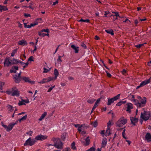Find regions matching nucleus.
Instances as JSON below:
<instances>
[{
  "mask_svg": "<svg viewBox=\"0 0 151 151\" xmlns=\"http://www.w3.org/2000/svg\"><path fill=\"white\" fill-rule=\"evenodd\" d=\"M120 94H119L111 99L108 98L107 105H110L113 103L114 101L120 98Z\"/></svg>",
  "mask_w": 151,
  "mask_h": 151,
  "instance_id": "8",
  "label": "nucleus"
},
{
  "mask_svg": "<svg viewBox=\"0 0 151 151\" xmlns=\"http://www.w3.org/2000/svg\"><path fill=\"white\" fill-rule=\"evenodd\" d=\"M47 113L46 112H44L43 114L42 115L40 118L39 119V120L40 121H42L44 119V117L47 115Z\"/></svg>",
  "mask_w": 151,
  "mask_h": 151,
  "instance_id": "21",
  "label": "nucleus"
},
{
  "mask_svg": "<svg viewBox=\"0 0 151 151\" xmlns=\"http://www.w3.org/2000/svg\"><path fill=\"white\" fill-rule=\"evenodd\" d=\"M95 99H89L87 101V102L91 104L93 103L94 102V101H95Z\"/></svg>",
  "mask_w": 151,
  "mask_h": 151,
  "instance_id": "43",
  "label": "nucleus"
},
{
  "mask_svg": "<svg viewBox=\"0 0 151 151\" xmlns=\"http://www.w3.org/2000/svg\"><path fill=\"white\" fill-rule=\"evenodd\" d=\"M106 73L108 77H110L111 76V75L108 72L106 71Z\"/></svg>",
  "mask_w": 151,
  "mask_h": 151,
  "instance_id": "60",
  "label": "nucleus"
},
{
  "mask_svg": "<svg viewBox=\"0 0 151 151\" xmlns=\"http://www.w3.org/2000/svg\"><path fill=\"white\" fill-rule=\"evenodd\" d=\"M10 73H16V71L13 68H12V69L10 70Z\"/></svg>",
  "mask_w": 151,
  "mask_h": 151,
  "instance_id": "52",
  "label": "nucleus"
},
{
  "mask_svg": "<svg viewBox=\"0 0 151 151\" xmlns=\"http://www.w3.org/2000/svg\"><path fill=\"white\" fill-rule=\"evenodd\" d=\"M126 105L127 106L126 111L128 113H130L131 112V110L132 109V104L130 103H127Z\"/></svg>",
  "mask_w": 151,
  "mask_h": 151,
  "instance_id": "12",
  "label": "nucleus"
},
{
  "mask_svg": "<svg viewBox=\"0 0 151 151\" xmlns=\"http://www.w3.org/2000/svg\"><path fill=\"white\" fill-rule=\"evenodd\" d=\"M80 133L82 134H86V132L82 130L81 131V132H80Z\"/></svg>",
  "mask_w": 151,
  "mask_h": 151,
  "instance_id": "63",
  "label": "nucleus"
},
{
  "mask_svg": "<svg viewBox=\"0 0 151 151\" xmlns=\"http://www.w3.org/2000/svg\"><path fill=\"white\" fill-rule=\"evenodd\" d=\"M145 140L147 142L151 141V135L149 133H147L145 136Z\"/></svg>",
  "mask_w": 151,
  "mask_h": 151,
  "instance_id": "14",
  "label": "nucleus"
},
{
  "mask_svg": "<svg viewBox=\"0 0 151 151\" xmlns=\"http://www.w3.org/2000/svg\"><path fill=\"white\" fill-rule=\"evenodd\" d=\"M47 138V136L46 135H43L42 134H40L36 136L35 137V139L37 141V140H43L46 139Z\"/></svg>",
  "mask_w": 151,
  "mask_h": 151,
  "instance_id": "11",
  "label": "nucleus"
},
{
  "mask_svg": "<svg viewBox=\"0 0 151 151\" xmlns=\"http://www.w3.org/2000/svg\"><path fill=\"white\" fill-rule=\"evenodd\" d=\"M65 151H71V150L70 148L67 147L65 148Z\"/></svg>",
  "mask_w": 151,
  "mask_h": 151,
  "instance_id": "64",
  "label": "nucleus"
},
{
  "mask_svg": "<svg viewBox=\"0 0 151 151\" xmlns=\"http://www.w3.org/2000/svg\"><path fill=\"white\" fill-rule=\"evenodd\" d=\"M38 24V22H36L35 23H32L30 24V25L31 26V27H34L36 25H37Z\"/></svg>",
  "mask_w": 151,
  "mask_h": 151,
  "instance_id": "50",
  "label": "nucleus"
},
{
  "mask_svg": "<svg viewBox=\"0 0 151 151\" xmlns=\"http://www.w3.org/2000/svg\"><path fill=\"white\" fill-rule=\"evenodd\" d=\"M144 44H140L139 45H134V46L137 48H140L141 47L143 46Z\"/></svg>",
  "mask_w": 151,
  "mask_h": 151,
  "instance_id": "45",
  "label": "nucleus"
},
{
  "mask_svg": "<svg viewBox=\"0 0 151 151\" xmlns=\"http://www.w3.org/2000/svg\"><path fill=\"white\" fill-rule=\"evenodd\" d=\"M111 133L110 132V128H108L107 129L105 135L106 136H109L110 134H111Z\"/></svg>",
  "mask_w": 151,
  "mask_h": 151,
  "instance_id": "26",
  "label": "nucleus"
},
{
  "mask_svg": "<svg viewBox=\"0 0 151 151\" xmlns=\"http://www.w3.org/2000/svg\"><path fill=\"white\" fill-rule=\"evenodd\" d=\"M66 134H63L61 137V138L63 140H64L66 137Z\"/></svg>",
  "mask_w": 151,
  "mask_h": 151,
  "instance_id": "44",
  "label": "nucleus"
},
{
  "mask_svg": "<svg viewBox=\"0 0 151 151\" xmlns=\"http://www.w3.org/2000/svg\"><path fill=\"white\" fill-rule=\"evenodd\" d=\"M134 23L135 24L136 26H137V24L139 23V22L137 19H136L135 20Z\"/></svg>",
  "mask_w": 151,
  "mask_h": 151,
  "instance_id": "61",
  "label": "nucleus"
},
{
  "mask_svg": "<svg viewBox=\"0 0 151 151\" xmlns=\"http://www.w3.org/2000/svg\"><path fill=\"white\" fill-rule=\"evenodd\" d=\"M45 78L47 83L52 80H54V77H49L48 78Z\"/></svg>",
  "mask_w": 151,
  "mask_h": 151,
  "instance_id": "29",
  "label": "nucleus"
},
{
  "mask_svg": "<svg viewBox=\"0 0 151 151\" xmlns=\"http://www.w3.org/2000/svg\"><path fill=\"white\" fill-rule=\"evenodd\" d=\"M100 101V99H97V100L96 101V102H95V104L94 106H93L92 110L91 112V113H92L94 110L98 106L99 104V102Z\"/></svg>",
  "mask_w": 151,
  "mask_h": 151,
  "instance_id": "16",
  "label": "nucleus"
},
{
  "mask_svg": "<svg viewBox=\"0 0 151 151\" xmlns=\"http://www.w3.org/2000/svg\"><path fill=\"white\" fill-rule=\"evenodd\" d=\"M18 43L20 45H26L27 44L26 41L24 40H22L20 41H19Z\"/></svg>",
  "mask_w": 151,
  "mask_h": 151,
  "instance_id": "19",
  "label": "nucleus"
},
{
  "mask_svg": "<svg viewBox=\"0 0 151 151\" xmlns=\"http://www.w3.org/2000/svg\"><path fill=\"white\" fill-rule=\"evenodd\" d=\"M83 126V125H81L80 126L78 127V131L79 132H81V131H82L83 129H82Z\"/></svg>",
  "mask_w": 151,
  "mask_h": 151,
  "instance_id": "40",
  "label": "nucleus"
},
{
  "mask_svg": "<svg viewBox=\"0 0 151 151\" xmlns=\"http://www.w3.org/2000/svg\"><path fill=\"white\" fill-rule=\"evenodd\" d=\"M8 10L7 8L4 6L0 5V11L2 12L3 11H4L7 10Z\"/></svg>",
  "mask_w": 151,
  "mask_h": 151,
  "instance_id": "23",
  "label": "nucleus"
},
{
  "mask_svg": "<svg viewBox=\"0 0 151 151\" xmlns=\"http://www.w3.org/2000/svg\"><path fill=\"white\" fill-rule=\"evenodd\" d=\"M79 22H85L88 23L89 22V20L88 19H81L78 21Z\"/></svg>",
  "mask_w": 151,
  "mask_h": 151,
  "instance_id": "36",
  "label": "nucleus"
},
{
  "mask_svg": "<svg viewBox=\"0 0 151 151\" xmlns=\"http://www.w3.org/2000/svg\"><path fill=\"white\" fill-rule=\"evenodd\" d=\"M86 143L84 144L86 146H88L90 143V140L89 138V137H87L85 139Z\"/></svg>",
  "mask_w": 151,
  "mask_h": 151,
  "instance_id": "27",
  "label": "nucleus"
},
{
  "mask_svg": "<svg viewBox=\"0 0 151 151\" xmlns=\"http://www.w3.org/2000/svg\"><path fill=\"white\" fill-rule=\"evenodd\" d=\"M21 72L18 74H15L13 76L14 78V81L15 82L18 83L20 81L21 78L20 77V75Z\"/></svg>",
  "mask_w": 151,
  "mask_h": 151,
  "instance_id": "10",
  "label": "nucleus"
},
{
  "mask_svg": "<svg viewBox=\"0 0 151 151\" xmlns=\"http://www.w3.org/2000/svg\"><path fill=\"white\" fill-rule=\"evenodd\" d=\"M55 86H52L50 87L47 91V92H50L52 89L55 87Z\"/></svg>",
  "mask_w": 151,
  "mask_h": 151,
  "instance_id": "47",
  "label": "nucleus"
},
{
  "mask_svg": "<svg viewBox=\"0 0 151 151\" xmlns=\"http://www.w3.org/2000/svg\"><path fill=\"white\" fill-rule=\"evenodd\" d=\"M101 133V134L102 136L104 137L105 135V131L104 130L102 131Z\"/></svg>",
  "mask_w": 151,
  "mask_h": 151,
  "instance_id": "59",
  "label": "nucleus"
},
{
  "mask_svg": "<svg viewBox=\"0 0 151 151\" xmlns=\"http://www.w3.org/2000/svg\"><path fill=\"white\" fill-rule=\"evenodd\" d=\"M6 93L8 95L13 96H19V91L17 89L12 88L6 91Z\"/></svg>",
  "mask_w": 151,
  "mask_h": 151,
  "instance_id": "4",
  "label": "nucleus"
},
{
  "mask_svg": "<svg viewBox=\"0 0 151 151\" xmlns=\"http://www.w3.org/2000/svg\"><path fill=\"white\" fill-rule=\"evenodd\" d=\"M151 117V115L149 112L144 111L141 114L140 118L145 121L149 119Z\"/></svg>",
  "mask_w": 151,
  "mask_h": 151,
  "instance_id": "3",
  "label": "nucleus"
},
{
  "mask_svg": "<svg viewBox=\"0 0 151 151\" xmlns=\"http://www.w3.org/2000/svg\"><path fill=\"white\" fill-rule=\"evenodd\" d=\"M54 75H55V77H54V80L56 79L57 77L59 75V72L58 70L56 68H55L54 71Z\"/></svg>",
  "mask_w": 151,
  "mask_h": 151,
  "instance_id": "20",
  "label": "nucleus"
},
{
  "mask_svg": "<svg viewBox=\"0 0 151 151\" xmlns=\"http://www.w3.org/2000/svg\"><path fill=\"white\" fill-rule=\"evenodd\" d=\"M27 115H25L24 116H23V117H22L21 118L19 119V122H20L24 120L25 119H27Z\"/></svg>",
  "mask_w": 151,
  "mask_h": 151,
  "instance_id": "32",
  "label": "nucleus"
},
{
  "mask_svg": "<svg viewBox=\"0 0 151 151\" xmlns=\"http://www.w3.org/2000/svg\"><path fill=\"white\" fill-rule=\"evenodd\" d=\"M105 31L107 33L110 34L111 35H113L114 34L113 31L112 30H106Z\"/></svg>",
  "mask_w": 151,
  "mask_h": 151,
  "instance_id": "30",
  "label": "nucleus"
},
{
  "mask_svg": "<svg viewBox=\"0 0 151 151\" xmlns=\"http://www.w3.org/2000/svg\"><path fill=\"white\" fill-rule=\"evenodd\" d=\"M62 57L60 56H58V59L57 60V61L58 62V63H59V64H61V63L62 62V60L61 59V58Z\"/></svg>",
  "mask_w": 151,
  "mask_h": 151,
  "instance_id": "39",
  "label": "nucleus"
},
{
  "mask_svg": "<svg viewBox=\"0 0 151 151\" xmlns=\"http://www.w3.org/2000/svg\"><path fill=\"white\" fill-rule=\"evenodd\" d=\"M81 45L82 47H83L84 49H86V45L83 43H82L81 44Z\"/></svg>",
  "mask_w": 151,
  "mask_h": 151,
  "instance_id": "58",
  "label": "nucleus"
},
{
  "mask_svg": "<svg viewBox=\"0 0 151 151\" xmlns=\"http://www.w3.org/2000/svg\"><path fill=\"white\" fill-rule=\"evenodd\" d=\"M33 132L32 131H30L29 132H28L27 133V134L30 135L31 136L32 134L33 133Z\"/></svg>",
  "mask_w": 151,
  "mask_h": 151,
  "instance_id": "56",
  "label": "nucleus"
},
{
  "mask_svg": "<svg viewBox=\"0 0 151 151\" xmlns=\"http://www.w3.org/2000/svg\"><path fill=\"white\" fill-rule=\"evenodd\" d=\"M6 107L8 110L11 112L13 111L14 110L13 107L10 105H7Z\"/></svg>",
  "mask_w": 151,
  "mask_h": 151,
  "instance_id": "25",
  "label": "nucleus"
},
{
  "mask_svg": "<svg viewBox=\"0 0 151 151\" xmlns=\"http://www.w3.org/2000/svg\"><path fill=\"white\" fill-rule=\"evenodd\" d=\"M71 148L73 150H76V147L75 146V143L74 142H73L71 145Z\"/></svg>",
  "mask_w": 151,
  "mask_h": 151,
  "instance_id": "35",
  "label": "nucleus"
},
{
  "mask_svg": "<svg viewBox=\"0 0 151 151\" xmlns=\"http://www.w3.org/2000/svg\"><path fill=\"white\" fill-rule=\"evenodd\" d=\"M22 79L26 82H29L30 81L29 78L26 77H23L22 78Z\"/></svg>",
  "mask_w": 151,
  "mask_h": 151,
  "instance_id": "28",
  "label": "nucleus"
},
{
  "mask_svg": "<svg viewBox=\"0 0 151 151\" xmlns=\"http://www.w3.org/2000/svg\"><path fill=\"white\" fill-rule=\"evenodd\" d=\"M122 73L123 75H125L126 74V71L124 69L122 71Z\"/></svg>",
  "mask_w": 151,
  "mask_h": 151,
  "instance_id": "57",
  "label": "nucleus"
},
{
  "mask_svg": "<svg viewBox=\"0 0 151 151\" xmlns=\"http://www.w3.org/2000/svg\"><path fill=\"white\" fill-rule=\"evenodd\" d=\"M51 68H50L49 69H47L45 68L44 67L43 68V70L44 71L43 72V73H47L48 71H49L51 69Z\"/></svg>",
  "mask_w": 151,
  "mask_h": 151,
  "instance_id": "37",
  "label": "nucleus"
},
{
  "mask_svg": "<svg viewBox=\"0 0 151 151\" xmlns=\"http://www.w3.org/2000/svg\"><path fill=\"white\" fill-rule=\"evenodd\" d=\"M18 62L19 63L23 66L24 68L27 66L29 64L28 62L26 63H24L23 62L20 61H19Z\"/></svg>",
  "mask_w": 151,
  "mask_h": 151,
  "instance_id": "22",
  "label": "nucleus"
},
{
  "mask_svg": "<svg viewBox=\"0 0 151 151\" xmlns=\"http://www.w3.org/2000/svg\"><path fill=\"white\" fill-rule=\"evenodd\" d=\"M58 3V0H56L53 3L52 5H55L57 4Z\"/></svg>",
  "mask_w": 151,
  "mask_h": 151,
  "instance_id": "62",
  "label": "nucleus"
},
{
  "mask_svg": "<svg viewBox=\"0 0 151 151\" xmlns=\"http://www.w3.org/2000/svg\"><path fill=\"white\" fill-rule=\"evenodd\" d=\"M126 101L125 100H122L121 101H119L118 103H117L116 104V106H120L122 104H124L126 103Z\"/></svg>",
  "mask_w": 151,
  "mask_h": 151,
  "instance_id": "24",
  "label": "nucleus"
},
{
  "mask_svg": "<svg viewBox=\"0 0 151 151\" xmlns=\"http://www.w3.org/2000/svg\"><path fill=\"white\" fill-rule=\"evenodd\" d=\"M36 142V141L35 139H31V137H29L26 141L24 145V146H32Z\"/></svg>",
  "mask_w": 151,
  "mask_h": 151,
  "instance_id": "7",
  "label": "nucleus"
},
{
  "mask_svg": "<svg viewBox=\"0 0 151 151\" xmlns=\"http://www.w3.org/2000/svg\"><path fill=\"white\" fill-rule=\"evenodd\" d=\"M46 78H44L43 79L42 81L40 82H38V83L40 84H43L46 83H47Z\"/></svg>",
  "mask_w": 151,
  "mask_h": 151,
  "instance_id": "33",
  "label": "nucleus"
},
{
  "mask_svg": "<svg viewBox=\"0 0 151 151\" xmlns=\"http://www.w3.org/2000/svg\"><path fill=\"white\" fill-rule=\"evenodd\" d=\"M127 120L126 119H120L116 123V126L119 127L124 128L125 127L123 126L127 122Z\"/></svg>",
  "mask_w": 151,
  "mask_h": 151,
  "instance_id": "5",
  "label": "nucleus"
},
{
  "mask_svg": "<svg viewBox=\"0 0 151 151\" xmlns=\"http://www.w3.org/2000/svg\"><path fill=\"white\" fill-rule=\"evenodd\" d=\"M24 16L26 17H30V14H29L24 13Z\"/></svg>",
  "mask_w": 151,
  "mask_h": 151,
  "instance_id": "54",
  "label": "nucleus"
},
{
  "mask_svg": "<svg viewBox=\"0 0 151 151\" xmlns=\"http://www.w3.org/2000/svg\"><path fill=\"white\" fill-rule=\"evenodd\" d=\"M17 52V50H14L11 53V55L13 57L14 55Z\"/></svg>",
  "mask_w": 151,
  "mask_h": 151,
  "instance_id": "49",
  "label": "nucleus"
},
{
  "mask_svg": "<svg viewBox=\"0 0 151 151\" xmlns=\"http://www.w3.org/2000/svg\"><path fill=\"white\" fill-rule=\"evenodd\" d=\"M137 98L138 100L135 99L134 95H133V101L137 107H143L145 105L146 98L145 97L142 98L140 96H137Z\"/></svg>",
  "mask_w": 151,
  "mask_h": 151,
  "instance_id": "1",
  "label": "nucleus"
},
{
  "mask_svg": "<svg viewBox=\"0 0 151 151\" xmlns=\"http://www.w3.org/2000/svg\"><path fill=\"white\" fill-rule=\"evenodd\" d=\"M71 47L72 49L74 50L75 51V53H78L79 51V47H77L75 45H71Z\"/></svg>",
  "mask_w": 151,
  "mask_h": 151,
  "instance_id": "18",
  "label": "nucleus"
},
{
  "mask_svg": "<svg viewBox=\"0 0 151 151\" xmlns=\"http://www.w3.org/2000/svg\"><path fill=\"white\" fill-rule=\"evenodd\" d=\"M33 57L32 56H31L30 57L28 60V61H33Z\"/></svg>",
  "mask_w": 151,
  "mask_h": 151,
  "instance_id": "55",
  "label": "nucleus"
},
{
  "mask_svg": "<svg viewBox=\"0 0 151 151\" xmlns=\"http://www.w3.org/2000/svg\"><path fill=\"white\" fill-rule=\"evenodd\" d=\"M112 12L115 14V15H114L116 16V17H121V16H120L119 14V13L118 12Z\"/></svg>",
  "mask_w": 151,
  "mask_h": 151,
  "instance_id": "48",
  "label": "nucleus"
},
{
  "mask_svg": "<svg viewBox=\"0 0 151 151\" xmlns=\"http://www.w3.org/2000/svg\"><path fill=\"white\" fill-rule=\"evenodd\" d=\"M111 122L110 121H109V122L107 124V127L108 128H110V126L111 125Z\"/></svg>",
  "mask_w": 151,
  "mask_h": 151,
  "instance_id": "51",
  "label": "nucleus"
},
{
  "mask_svg": "<svg viewBox=\"0 0 151 151\" xmlns=\"http://www.w3.org/2000/svg\"><path fill=\"white\" fill-rule=\"evenodd\" d=\"M110 12H105L104 14V17H108V16H107V15L109 14Z\"/></svg>",
  "mask_w": 151,
  "mask_h": 151,
  "instance_id": "53",
  "label": "nucleus"
},
{
  "mask_svg": "<svg viewBox=\"0 0 151 151\" xmlns=\"http://www.w3.org/2000/svg\"><path fill=\"white\" fill-rule=\"evenodd\" d=\"M1 125L5 128L7 132H9L13 129L14 126L17 124L16 123H10L8 126L4 125L3 122H1Z\"/></svg>",
  "mask_w": 151,
  "mask_h": 151,
  "instance_id": "6",
  "label": "nucleus"
},
{
  "mask_svg": "<svg viewBox=\"0 0 151 151\" xmlns=\"http://www.w3.org/2000/svg\"><path fill=\"white\" fill-rule=\"evenodd\" d=\"M150 79L151 78H150L148 79L145 80L142 82L139 86H138L137 87L136 89H137L139 88L142 87L143 86L150 83Z\"/></svg>",
  "mask_w": 151,
  "mask_h": 151,
  "instance_id": "9",
  "label": "nucleus"
},
{
  "mask_svg": "<svg viewBox=\"0 0 151 151\" xmlns=\"http://www.w3.org/2000/svg\"><path fill=\"white\" fill-rule=\"evenodd\" d=\"M53 141L54 142V146L58 149H61L63 148V143L59 138H54Z\"/></svg>",
  "mask_w": 151,
  "mask_h": 151,
  "instance_id": "2",
  "label": "nucleus"
},
{
  "mask_svg": "<svg viewBox=\"0 0 151 151\" xmlns=\"http://www.w3.org/2000/svg\"><path fill=\"white\" fill-rule=\"evenodd\" d=\"M46 32L47 33H48L49 32V30L48 29H43L40 32Z\"/></svg>",
  "mask_w": 151,
  "mask_h": 151,
  "instance_id": "41",
  "label": "nucleus"
},
{
  "mask_svg": "<svg viewBox=\"0 0 151 151\" xmlns=\"http://www.w3.org/2000/svg\"><path fill=\"white\" fill-rule=\"evenodd\" d=\"M39 35L40 36L44 37L45 36H48L49 35V34L48 33H47V34H45L42 33V32H39Z\"/></svg>",
  "mask_w": 151,
  "mask_h": 151,
  "instance_id": "31",
  "label": "nucleus"
},
{
  "mask_svg": "<svg viewBox=\"0 0 151 151\" xmlns=\"http://www.w3.org/2000/svg\"><path fill=\"white\" fill-rule=\"evenodd\" d=\"M138 121V119L137 118H133V125H135V123Z\"/></svg>",
  "mask_w": 151,
  "mask_h": 151,
  "instance_id": "34",
  "label": "nucleus"
},
{
  "mask_svg": "<svg viewBox=\"0 0 151 151\" xmlns=\"http://www.w3.org/2000/svg\"><path fill=\"white\" fill-rule=\"evenodd\" d=\"M11 64V63L10 62V60L9 58H7L5 59L4 63V65L5 66H9Z\"/></svg>",
  "mask_w": 151,
  "mask_h": 151,
  "instance_id": "15",
  "label": "nucleus"
},
{
  "mask_svg": "<svg viewBox=\"0 0 151 151\" xmlns=\"http://www.w3.org/2000/svg\"><path fill=\"white\" fill-rule=\"evenodd\" d=\"M29 102V101L28 99H22L21 101H19L18 104L19 106L25 105L26 104L28 103Z\"/></svg>",
  "mask_w": 151,
  "mask_h": 151,
  "instance_id": "13",
  "label": "nucleus"
},
{
  "mask_svg": "<svg viewBox=\"0 0 151 151\" xmlns=\"http://www.w3.org/2000/svg\"><path fill=\"white\" fill-rule=\"evenodd\" d=\"M107 143V139L106 138H104L103 139L101 144V147H104L106 145Z\"/></svg>",
  "mask_w": 151,
  "mask_h": 151,
  "instance_id": "17",
  "label": "nucleus"
},
{
  "mask_svg": "<svg viewBox=\"0 0 151 151\" xmlns=\"http://www.w3.org/2000/svg\"><path fill=\"white\" fill-rule=\"evenodd\" d=\"M92 124L93 126L95 127H96L97 126L98 123L96 121H94L92 123Z\"/></svg>",
  "mask_w": 151,
  "mask_h": 151,
  "instance_id": "42",
  "label": "nucleus"
},
{
  "mask_svg": "<svg viewBox=\"0 0 151 151\" xmlns=\"http://www.w3.org/2000/svg\"><path fill=\"white\" fill-rule=\"evenodd\" d=\"M95 148L94 147H92L89 149L86 150V151H95Z\"/></svg>",
  "mask_w": 151,
  "mask_h": 151,
  "instance_id": "38",
  "label": "nucleus"
},
{
  "mask_svg": "<svg viewBox=\"0 0 151 151\" xmlns=\"http://www.w3.org/2000/svg\"><path fill=\"white\" fill-rule=\"evenodd\" d=\"M4 84V83L3 82H0V91L2 89V86Z\"/></svg>",
  "mask_w": 151,
  "mask_h": 151,
  "instance_id": "46",
  "label": "nucleus"
}]
</instances>
